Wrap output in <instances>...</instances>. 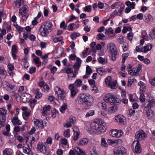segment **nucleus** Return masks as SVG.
<instances>
[{"mask_svg": "<svg viewBox=\"0 0 155 155\" xmlns=\"http://www.w3.org/2000/svg\"><path fill=\"white\" fill-rule=\"evenodd\" d=\"M82 84V81L80 79H78L74 83L69 85L68 88L70 91V96L71 97H73L75 96L78 92L77 88L81 87Z\"/></svg>", "mask_w": 155, "mask_h": 155, "instance_id": "obj_1", "label": "nucleus"}, {"mask_svg": "<svg viewBox=\"0 0 155 155\" xmlns=\"http://www.w3.org/2000/svg\"><path fill=\"white\" fill-rule=\"evenodd\" d=\"M152 48V46L151 44L148 43L145 46L142 48V50L143 52L147 53L148 51H150Z\"/></svg>", "mask_w": 155, "mask_h": 155, "instance_id": "obj_23", "label": "nucleus"}, {"mask_svg": "<svg viewBox=\"0 0 155 155\" xmlns=\"http://www.w3.org/2000/svg\"><path fill=\"white\" fill-rule=\"evenodd\" d=\"M143 106L147 109H150L155 106V100L153 99H147L144 103Z\"/></svg>", "mask_w": 155, "mask_h": 155, "instance_id": "obj_5", "label": "nucleus"}, {"mask_svg": "<svg viewBox=\"0 0 155 155\" xmlns=\"http://www.w3.org/2000/svg\"><path fill=\"white\" fill-rule=\"evenodd\" d=\"M132 29V28L130 27L124 26L123 28L122 31L123 33H125L128 31H131Z\"/></svg>", "mask_w": 155, "mask_h": 155, "instance_id": "obj_53", "label": "nucleus"}, {"mask_svg": "<svg viewBox=\"0 0 155 155\" xmlns=\"http://www.w3.org/2000/svg\"><path fill=\"white\" fill-rule=\"evenodd\" d=\"M142 46L141 45H139L136 47L135 49L137 52H143L142 50Z\"/></svg>", "mask_w": 155, "mask_h": 155, "instance_id": "obj_60", "label": "nucleus"}, {"mask_svg": "<svg viewBox=\"0 0 155 155\" xmlns=\"http://www.w3.org/2000/svg\"><path fill=\"white\" fill-rule=\"evenodd\" d=\"M13 150L10 148H6L3 152V155H12Z\"/></svg>", "mask_w": 155, "mask_h": 155, "instance_id": "obj_30", "label": "nucleus"}, {"mask_svg": "<svg viewBox=\"0 0 155 155\" xmlns=\"http://www.w3.org/2000/svg\"><path fill=\"white\" fill-rule=\"evenodd\" d=\"M80 34L78 33H74L71 35V38L73 40L75 39L77 37L79 36Z\"/></svg>", "mask_w": 155, "mask_h": 155, "instance_id": "obj_56", "label": "nucleus"}, {"mask_svg": "<svg viewBox=\"0 0 155 155\" xmlns=\"http://www.w3.org/2000/svg\"><path fill=\"white\" fill-rule=\"evenodd\" d=\"M120 6V3L119 2H115L113 3L110 7L112 9H114L115 8H117Z\"/></svg>", "mask_w": 155, "mask_h": 155, "instance_id": "obj_52", "label": "nucleus"}, {"mask_svg": "<svg viewBox=\"0 0 155 155\" xmlns=\"http://www.w3.org/2000/svg\"><path fill=\"white\" fill-rule=\"evenodd\" d=\"M6 74V72L4 68L2 67H0V74L5 75Z\"/></svg>", "mask_w": 155, "mask_h": 155, "instance_id": "obj_62", "label": "nucleus"}, {"mask_svg": "<svg viewBox=\"0 0 155 155\" xmlns=\"http://www.w3.org/2000/svg\"><path fill=\"white\" fill-rule=\"evenodd\" d=\"M76 121V118L74 116H71L69 118V121L64 125V127H69L73 125Z\"/></svg>", "mask_w": 155, "mask_h": 155, "instance_id": "obj_10", "label": "nucleus"}, {"mask_svg": "<svg viewBox=\"0 0 155 155\" xmlns=\"http://www.w3.org/2000/svg\"><path fill=\"white\" fill-rule=\"evenodd\" d=\"M42 26L43 27L49 30L50 29V28L52 27V24L51 22L48 21L44 22Z\"/></svg>", "mask_w": 155, "mask_h": 155, "instance_id": "obj_27", "label": "nucleus"}, {"mask_svg": "<svg viewBox=\"0 0 155 155\" xmlns=\"http://www.w3.org/2000/svg\"><path fill=\"white\" fill-rule=\"evenodd\" d=\"M58 112L55 109H52V117L53 118H55L56 116V114H58Z\"/></svg>", "mask_w": 155, "mask_h": 155, "instance_id": "obj_61", "label": "nucleus"}, {"mask_svg": "<svg viewBox=\"0 0 155 155\" xmlns=\"http://www.w3.org/2000/svg\"><path fill=\"white\" fill-rule=\"evenodd\" d=\"M129 56V54L128 53H126L124 54H122V56L123 57L122 60V63L124 64L128 56Z\"/></svg>", "mask_w": 155, "mask_h": 155, "instance_id": "obj_54", "label": "nucleus"}, {"mask_svg": "<svg viewBox=\"0 0 155 155\" xmlns=\"http://www.w3.org/2000/svg\"><path fill=\"white\" fill-rule=\"evenodd\" d=\"M23 152L27 154H29L31 153V149L30 148H27L26 147H23Z\"/></svg>", "mask_w": 155, "mask_h": 155, "instance_id": "obj_44", "label": "nucleus"}, {"mask_svg": "<svg viewBox=\"0 0 155 155\" xmlns=\"http://www.w3.org/2000/svg\"><path fill=\"white\" fill-rule=\"evenodd\" d=\"M70 129H67L63 132V135L66 137L68 138L70 136Z\"/></svg>", "mask_w": 155, "mask_h": 155, "instance_id": "obj_46", "label": "nucleus"}, {"mask_svg": "<svg viewBox=\"0 0 155 155\" xmlns=\"http://www.w3.org/2000/svg\"><path fill=\"white\" fill-rule=\"evenodd\" d=\"M111 55V58L113 61H115L117 55V51L110 53Z\"/></svg>", "mask_w": 155, "mask_h": 155, "instance_id": "obj_45", "label": "nucleus"}, {"mask_svg": "<svg viewBox=\"0 0 155 155\" xmlns=\"http://www.w3.org/2000/svg\"><path fill=\"white\" fill-rule=\"evenodd\" d=\"M126 151V150L124 147L119 146L114 150V155H123Z\"/></svg>", "mask_w": 155, "mask_h": 155, "instance_id": "obj_8", "label": "nucleus"}, {"mask_svg": "<svg viewBox=\"0 0 155 155\" xmlns=\"http://www.w3.org/2000/svg\"><path fill=\"white\" fill-rule=\"evenodd\" d=\"M17 46L16 45H12V52L17 53Z\"/></svg>", "mask_w": 155, "mask_h": 155, "instance_id": "obj_64", "label": "nucleus"}, {"mask_svg": "<svg viewBox=\"0 0 155 155\" xmlns=\"http://www.w3.org/2000/svg\"><path fill=\"white\" fill-rule=\"evenodd\" d=\"M52 137H48L46 140V141L45 143L46 144H48L50 145H51L52 143Z\"/></svg>", "mask_w": 155, "mask_h": 155, "instance_id": "obj_57", "label": "nucleus"}, {"mask_svg": "<svg viewBox=\"0 0 155 155\" xmlns=\"http://www.w3.org/2000/svg\"><path fill=\"white\" fill-rule=\"evenodd\" d=\"M37 148L41 153H46L47 152L48 147L45 142H39L37 145Z\"/></svg>", "mask_w": 155, "mask_h": 155, "instance_id": "obj_4", "label": "nucleus"}, {"mask_svg": "<svg viewBox=\"0 0 155 155\" xmlns=\"http://www.w3.org/2000/svg\"><path fill=\"white\" fill-rule=\"evenodd\" d=\"M86 104H91L93 103L94 99L93 97L88 94H86Z\"/></svg>", "mask_w": 155, "mask_h": 155, "instance_id": "obj_16", "label": "nucleus"}, {"mask_svg": "<svg viewBox=\"0 0 155 155\" xmlns=\"http://www.w3.org/2000/svg\"><path fill=\"white\" fill-rule=\"evenodd\" d=\"M116 82L117 81H112L110 83V84H108V85L112 89H115L117 87Z\"/></svg>", "mask_w": 155, "mask_h": 155, "instance_id": "obj_49", "label": "nucleus"}, {"mask_svg": "<svg viewBox=\"0 0 155 155\" xmlns=\"http://www.w3.org/2000/svg\"><path fill=\"white\" fill-rule=\"evenodd\" d=\"M18 115L15 114L14 116L12 118V122L14 125H18L21 124L22 122L18 119Z\"/></svg>", "mask_w": 155, "mask_h": 155, "instance_id": "obj_17", "label": "nucleus"}, {"mask_svg": "<svg viewBox=\"0 0 155 155\" xmlns=\"http://www.w3.org/2000/svg\"><path fill=\"white\" fill-rule=\"evenodd\" d=\"M67 106L66 104H63L60 108V111L62 113H64L66 109Z\"/></svg>", "mask_w": 155, "mask_h": 155, "instance_id": "obj_47", "label": "nucleus"}, {"mask_svg": "<svg viewBox=\"0 0 155 155\" xmlns=\"http://www.w3.org/2000/svg\"><path fill=\"white\" fill-rule=\"evenodd\" d=\"M116 46L114 43H110L107 44V50L109 53L116 51Z\"/></svg>", "mask_w": 155, "mask_h": 155, "instance_id": "obj_13", "label": "nucleus"}, {"mask_svg": "<svg viewBox=\"0 0 155 155\" xmlns=\"http://www.w3.org/2000/svg\"><path fill=\"white\" fill-rule=\"evenodd\" d=\"M127 70L129 74L130 75H133L134 72L133 71L132 66L130 64H129L127 65Z\"/></svg>", "mask_w": 155, "mask_h": 155, "instance_id": "obj_34", "label": "nucleus"}, {"mask_svg": "<svg viewBox=\"0 0 155 155\" xmlns=\"http://www.w3.org/2000/svg\"><path fill=\"white\" fill-rule=\"evenodd\" d=\"M96 71L99 74L101 75H103L106 73L105 69L102 67L99 68L97 69Z\"/></svg>", "mask_w": 155, "mask_h": 155, "instance_id": "obj_36", "label": "nucleus"}, {"mask_svg": "<svg viewBox=\"0 0 155 155\" xmlns=\"http://www.w3.org/2000/svg\"><path fill=\"white\" fill-rule=\"evenodd\" d=\"M117 106H113L109 108V111L110 113H113L117 111Z\"/></svg>", "mask_w": 155, "mask_h": 155, "instance_id": "obj_51", "label": "nucleus"}, {"mask_svg": "<svg viewBox=\"0 0 155 155\" xmlns=\"http://www.w3.org/2000/svg\"><path fill=\"white\" fill-rule=\"evenodd\" d=\"M75 27V25L74 23H71L68 26V28L69 31H73Z\"/></svg>", "mask_w": 155, "mask_h": 155, "instance_id": "obj_58", "label": "nucleus"}, {"mask_svg": "<svg viewBox=\"0 0 155 155\" xmlns=\"http://www.w3.org/2000/svg\"><path fill=\"white\" fill-rule=\"evenodd\" d=\"M74 150L76 151V153L77 155H85V152L78 147L74 148Z\"/></svg>", "mask_w": 155, "mask_h": 155, "instance_id": "obj_29", "label": "nucleus"}, {"mask_svg": "<svg viewBox=\"0 0 155 155\" xmlns=\"http://www.w3.org/2000/svg\"><path fill=\"white\" fill-rule=\"evenodd\" d=\"M125 4L127 6L130 7L132 9L135 8V4L134 2H131L130 1H128L125 2Z\"/></svg>", "mask_w": 155, "mask_h": 155, "instance_id": "obj_43", "label": "nucleus"}, {"mask_svg": "<svg viewBox=\"0 0 155 155\" xmlns=\"http://www.w3.org/2000/svg\"><path fill=\"white\" fill-rule=\"evenodd\" d=\"M33 55L34 56L36 57L34 59V61L37 64V66L38 67L41 66V62L39 60V58L38 57L36 56L34 54Z\"/></svg>", "mask_w": 155, "mask_h": 155, "instance_id": "obj_41", "label": "nucleus"}, {"mask_svg": "<svg viewBox=\"0 0 155 155\" xmlns=\"http://www.w3.org/2000/svg\"><path fill=\"white\" fill-rule=\"evenodd\" d=\"M98 125H97L94 122L91 123L90 125V129L93 132L97 131L98 127Z\"/></svg>", "mask_w": 155, "mask_h": 155, "instance_id": "obj_33", "label": "nucleus"}, {"mask_svg": "<svg viewBox=\"0 0 155 155\" xmlns=\"http://www.w3.org/2000/svg\"><path fill=\"white\" fill-rule=\"evenodd\" d=\"M139 85L140 86V90L143 92L145 90V86H144L143 83L141 81H140L139 83Z\"/></svg>", "mask_w": 155, "mask_h": 155, "instance_id": "obj_48", "label": "nucleus"}, {"mask_svg": "<svg viewBox=\"0 0 155 155\" xmlns=\"http://www.w3.org/2000/svg\"><path fill=\"white\" fill-rule=\"evenodd\" d=\"M86 94L81 93L78 94L77 100L78 103L80 104H86Z\"/></svg>", "mask_w": 155, "mask_h": 155, "instance_id": "obj_9", "label": "nucleus"}, {"mask_svg": "<svg viewBox=\"0 0 155 155\" xmlns=\"http://www.w3.org/2000/svg\"><path fill=\"white\" fill-rule=\"evenodd\" d=\"M31 97V96L30 94L27 93H24L21 95V97L23 102L25 103L29 102L30 101Z\"/></svg>", "mask_w": 155, "mask_h": 155, "instance_id": "obj_14", "label": "nucleus"}, {"mask_svg": "<svg viewBox=\"0 0 155 155\" xmlns=\"http://www.w3.org/2000/svg\"><path fill=\"white\" fill-rule=\"evenodd\" d=\"M28 6L27 5H25L21 8H20L19 10V12L20 14L23 15V14H25L27 11Z\"/></svg>", "mask_w": 155, "mask_h": 155, "instance_id": "obj_32", "label": "nucleus"}, {"mask_svg": "<svg viewBox=\"0 0 155 155\" xmlns=\"http://www.w3.org/2000/svg\"><path fill=\"white\" fill-rule=\"evenodd\" d=\"M96 38L97 40H104L106 39V37L102 33H100L97 35Z\"/></svg>", "mask_w": 155, "mask_h": 155, "instance_id": "obj_37", "label": "nucleus"}, {"mask_svg": "<svg viewBox=\"0 0 155 155\" xmlns=\"http://www.w3.org/2000/svg\"><path fill=\"white\" fill-rule=\"evenodd\" d=\"M132 146L133 148L135 146V148L133 150L134 153H138L141 152V148L139 141H134L132 144Z\"/></svg>", "mask_w": 155, "mask_h": 155, "instance_id": "obj_7", "label": "nucleus"}, {"mask_svg": "<svg viewBox=\"0 0 155 155\" xmlns=\"http://www.w3.org/2000/svg\"><path fill=\"white\" fill-rule=\"evenodd\" d=\"M98 126H100L101 125H102L104 124L103 120L101 119H97L94 122Z\"/></svg>", "mask_w": 155, "mask_h": 155, "instance_id": "obj_39", "label": "nucleus"}, {"mask_svg": "<svg viewBox=\"0 0 155 155\" xmlns=\"http://www.w3.org/2000/svg\"><path fill=\"white\" fill-rule=\"evenodd\" d=\"M104 100L106 102L112 105H118L119 104V100L117 97L111 93H109L106 95Z\"/></svg>", "mask_w": 155, "mask_h": 155, "instance_id": "obj_2", "label": "nucleus"}, {"mask_svg": "<svg viewBox=\"0 0 155 155\" xmlns=\"http://www.w3.org/2000/svg\"><path fill=\"white\" fill-rule=\"evenodd\" d=\"M22 61L23 62V65L25 68L27 69L29 67V63L26 60V58L24 57L22 59Z\"/></svg>", "mask_w": 155, "mask_h": 155, "instance_id": "obj_38", "label": "nucleus"}, {"mask_svg": "<svg viewBox=\"0 0 155 155\" xmlns=\"http://www.w3.org/2000/svg\"><path fill=\"white\" fill-rule=\"evenodd\" d=\"M66 72L67 74H72V75L71 76H69V75H68V79H69L70 77L75 78L76 77L77 74L78 73L76 71H74V72H73L71 68H67L65 69Z\"/></svg>", "mask_w": 155, "mask_h": 155, "instance_id": "obj_15", "label": "nucleus"}, {"mask_svg": "<svg viewBox=\"0 0 155 155\" xmlns=\"http://www.w3.org/2000/svg\"><path fill=\"white\" fill-rule=\"evenodd\" d=\"M101 146L103 147H107V144L105 139L102 138L101 139Z\"/></svg>", "mask_w": 155, "mask_h": 155, "instance_id": "obj_40", "label": "nucleus"}, {"mask_svg": "<svg viewBox=\"0 0 155 155\" xmlns=\"http://www.w3.org/2000/svg\"><path fill=\"white\" fill-rule=\"evenodd\" d=\"M40 31L41 35L43 37H46L49 33L48 30L41 26L40 28Z\"/></svg>", "mask_w": 155, "mask_h": 155, "instance_id": "obj_18", "label": "nucleus"}, {"mask_svg": "<svg viewBox=\"0 0 155 155\" xmlns=\"http://www.w3.org/2000/svg\"><path fill=\"white\" fill-rule=\"evenodd\" d=\"M115 119L117 122L122 123L124 122L125 118L123 116L118 115L115 117Z\"/></svg>", "mask_w": 155, "mask_h": 155, "instance_id": "obj_24", "label": "nucleus"}, {"mask_svg": "<svg viewBox=\"0 0 155 155\" xmlns=\"http://www.w3.org/2000/svg\"><path fill=\"white\" fill-rule=\"evenodd\" d=\"M4 83L6 86L8 87L11 90H13L15 86L12 85L11 84H10L9 82H8L5 81L4 82Z\"/></svg>", "mask_w": 155, "mask_h": 155, "instance_id": "obj_50", "label": "nucleus"}, {"mask_svg": "<svg viewBox=\"0 0 155 155\" xmlns=\"http://www.w3.org/2000/svg\"><path fill=\"white\" fill-rule=\"evenodd\" d=\"M123 51L125 52L127 51L128 50V45L126 43L124 44L122 46Z\"/></svg>", "mask_w": 155, "mask_h": 155, "instance_id": "obj_59", "label": "nucleus"}, {"mask_svg": "<svg viewBox=\"0 0 155 155\" xmlns=\"http://www.w3.org/2000/svg\"><path fill=\"white\" fill-rule=\"evenodd\" d=\"M122 134V131L121 130H113L110 132V135L114 137H120Z\"/></svg>", "mask_w": 155, "mask_h": 155, "instance_id": "obj_12", "label": "nucleus"}, {"mask_svg": "<svg viewBox=\"0 0 155 155\" xmlns=\"http://www.w3.org/2000/svg\"><path fill=\"white\" fill-rule=\"evenodd\" d=\"M29 104L31 109H32L37 103V101L35 99H33L30 100L29 102Z\"/></svg>", "mask_w": 155, "mask_h": 155, "instance_id": "obj_42", "label": "nucleus"}, {"mask_svg": "<svg viewBox=\"0 0 155 155\" xmlns=\"http://www.w3.org/2000/svg\"><path fill=\"white\" fill-rule=\"evenodd\" d=\"M7 110L3 108H0V117H2V120H5V116L7 114Z\"/></svg>", "mask_w": 155, "mask_h": 155, "instance_id": "obj_22", "label": "nucleus"}, {"mask_svg": "<svg viewBox=\"0 0 155 155\" xmlns=\"http://www.w3.org/2000/svg\"><path fill=\"white\" fill-rule=\"evenodd\" d=\"M13 3L14 8H18L24 4V1L23 0H17L15 1Z\"/></svg>", "mask_w": 155, "mask_h": 155, "instance_id": "obj_20", "label": "nucleus"}, {"mask_svg": "<svg viewBox=\"0 0 155 155\" xmlns=\"http://www.w3.org/2000/svg\"><path fill=\"white\" fill-rule=\"evenodd\" d=\"M147 110H145V113L148 119L152 117L154 115L153 111L150 109H148Z\"/></svg>", "mask_w": 155, "mask_h": 155, "instance_id": "obj_26", "label": "nucleus"}, {"mask_svg": "<svg viewBox=\"0 0 155 155\" xmlns=\"http://www.w3.org/2000/svg\"><path fill=\"white\" fill-rule=\"evenodd\" d=\"M34 123L35 126L40 129L44 128V127L46 126V121L39 119H36L34 120Z\"/></svg>", "mask_w": 155, "mask_h": 155, "instance_id": "obj_6", "label": "nucleus"}, {"mask_svg": "<svg viewBox=\"0 0 155 155\" xmlns=\"http://www.w3.org/2000/svg\"><path fill=\"white\" fill-rule=\"evenodd\" d=\"M120 140H114L112 139H109L107 141V143L110 145L114 144H117L119 141H120Z\"/></svg>", "mask_w": 155, "mask_h": 155, "instance_id": "obj_35", "label": "nucleus"}, {"mask_svg": "<svg viewBox=\"0 0 155 155\" xmlns=\"http://www.w3.org/2000/svg\"><path fill=\"white\" fill-rule=\"evenodd\" d=\"M88 142V140L86 138L81 139L78 143V144L80 146H83L87 144Z\"/></svg>", "mask_w": 155, "mask_h": 155, "instance_id": "obj_25", "label": "nucleus"}, {"mask_svg": "<svg viewBox=\"0 0 155 155\" xmlns=\"http://www.w3.org/2000/svg\"><path fill=\"white\" fill-rule=\"evenodd\" d=\"M51 108V106L49 105L44 106L42 112V114L44 116L48 115V111H50Z\"/></svg>", "mask_w": 155, "mask_h": 155, "instance_id": "obj_19", "label": "nucleus"}, {"mask_svg": "<svg viewBox=\"0 0 155 155\" xmlns=\"http://www.w3.org/2000/svg\"><path fill=\"white\" fill-rule=\"evenodd\" d=\"M145 18V21L147 23H149L150 21L153 20V18L152 16L149 13L145 14L144 15Z\"/></svg>", "mask_w": 155, "mask_h": 155, "instance_id": "obj_21", "label": "nucleus"}, {"mask_svg": "<svg viewBox=\"0 0 155 155\" xmlns=\"http://www.w3.org/2000/svg\"><path fill=\"white\" fill-rule=\"evenodd\" d=\"M54 90L57 96L59 99L62 100L65 99L66 93L63 90L58 86H56L54 88Z\"/></svg>", "mask_w": 155, "mask_h": 155, "instance_id": "obj_3", "label": "nucleus"}, {"mask_svg": "<svg viewBox=\"0 0 155 155\" xmlns=\"http://www.w3.org/2000/svg\"><path fill=\"white\" fill-rule=\"evenodd\" d=\"M86 73L87 74L89 75L92 73V71L89 66L86 67Z\"/></svg>", "mask_w": 155, "mask_h": 155, "instance_id": "obj_55", "label": "nucleus"}, {"mask_svg": "<svg viewBox=\"0 0 155 155\" xmlns=\"http://www.w3.org/2000/svg\"><path fill=\"white\" fill-rule=\"evenodd\" d=\"M91 6L90 5L85 6L84 8V11L85 12H90L91 11Z\"/></svg>", "mask_w": 155, "mask_h": 155, "instance_id": "obj_63", "label": "nucleus"}, {"mask_svg": "<svg viewBox=\"0 0 155 155\" xmlns=\"http://www.w3.org/2000/svg\"><path fill=\"white\" fill-rule=\"evenodd\" d=\"M147 137L145 132L143 130H140L139 132L136 133L135 135V139L137 140H141L143 139L146 138Z\"/></svg>", "mask_w": 155, "mask_h": 155, "instance_id": "obj_11", "label": "nucleus"}, {"mask_svg": "<svg viewBox=\"0 0 155 155\" xmlns=\"http://www.w3.org/2000/svg\"><path fill=\"white\" fill-rule=\"evenodd\" d=\"M106 127L105 124L98 126L97 131L101 133L104 132L106 130Z\"/></svg>", "mask_w": 155, "mask_h": 155, "instance_id": "obj_28", "label": "nucleus"}, {"mask_svg": "<svg viewBox=\"0 0 155 155\" xmlns=\"http://www.w3.org/2000/svg\"><path fill=\"white\" fill-rule=\"evenodd\" d=\"M137 82L136 79L133 77H130L129 78L128 81V86L130 87L131 85Z\"/></svg>", "mask_w": 155, "mask_h": 155, "instance_id": "obj_31", "label": "nucleus"}]
</instances>
